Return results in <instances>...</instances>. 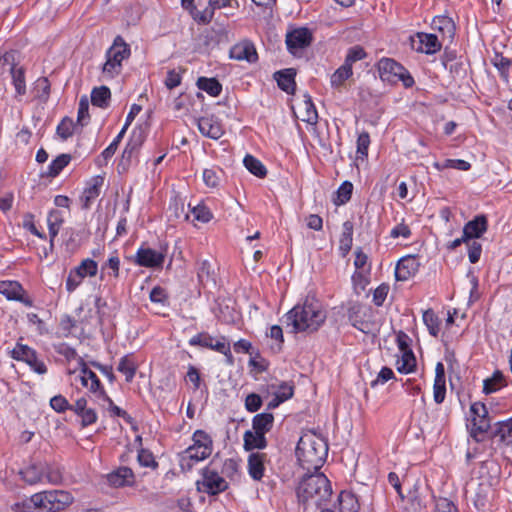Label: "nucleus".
<instances>
[{
  "label": "nucleus",
  "mask_w": 512,
  "mask_h": 512,
  "mask_svg": "<svg viewBox=\"0 0 512 512\" xmlns=\"http://www.w3.org/2000/svg\"><path fill=\"white\" fill-rule=\"evenodd\" d=\"M312 42V33L308 28H296L286 35V45L288 50L296 55Z\"/></svg>",
  "instance_id": "obj_13"
},
{
  "label": "nucleus",
  "mask_w": 512,
  "mask_h": 512,
  "mask_svg": "<svg viewBox=\"0 0 512 512\" xmlns=\"http://www.w3.org/2000/svg\"><path fill=\"white\" fill-rule=\"evenodd\" d=\"M327 453V443L313 433L302 435L296 447L297 459L301 467L308 472L311 470L317 472L322 467Z\"/></svg>",
  "instance_id": "obj_4"
},
{
  "label": "nucleus",
  "mask_w": 512,
  "mask_h": 512,
  "mask_svg": "<svg viewBox=\"0 0 512 512\" xmlns=\"http://www.w3.org/2000/svg\"><path fill=\"white\" fill-rule=\"evenodd\" d=\"M295 75L293 69H285L275 73V78L280 89L288 94H292L295 91Z\"/></svg>",
  "instance_id": "obj_25"
},
{
  "label": "nucleus",
  "mask_w": 512,
  "mask_h": 512,
  "mask_svg": "<svg viewBox=\"0 0 512 512\" xmlns=\"http://www.w3.org/2000/svg\"><path fill=\"white\" fill-rule=\"evenodd\" d=\"M493 435L499 437L501 442H505L507 437L512 436V418L497 423Z\"/></svg>",
  "instance_id": "obj_49"
},
{
  "label": "nucleus",
  "mask_w": 512,
  "mask_h": 512,
  "mask_svg": "<svg viewBox=\"0 0 512 512\" xmlns=\"http://www.w3.org/2000/svg\"><path fill=\"white\" fill-rule=\"evenodd\" d=\"M353 242V224L350 221H346L343 223L342 234L340 237V250L343 252V255H346L351 247Z\"/></svg>",
  "instance_id": "obj_34"
},
{
  "label": "nucleus",
  "mask_w": 512,
  "mask_h": 512,
  "mask_svg": "<svg viewBox=\"0 0 512 512\" xmlns=\"http://www.w3.org/2000/svg\"><path fill=\"white\" fill-rule=\"evenodd\" d=\"M260 381L265 383L259 384L261 394H258V409L261 407L263 401L269 397H271V399L267 402V408L273 409L293 396V386L287 382H280L273 377L269 380L266 377H258V383Z\"/></svg>",
  "instance_id": "obj_6"
},
{
  "label": "nucleus",
  "mask_w": 512,
  "mask_h": 512,
  "mask_svg": "<svg viewBox=\"0 0 512 512\" xmlns=\"http://www.w3.org/2000/svg\"><path fill=\"white\" fill-rule=\"evenodd\" d=\"M99 398L103 399L104 404L102 406L105 407L111 413L112 416L121 417L127 423H132L133 422V418L125 410H123L120 407L116 406L113 403L112 399L106 394L105 391H100Z\"/></svg>",
  "instance_id": "obj_30"
},
{
  "label": "nucleus",
  "mask_w": 512,
  "mask_h": 512,
  "mask_svg": "<svg viewBox=\"0 0 512 512\" xmlns=\"http://www.w3.org/2000/svg\"><path fill=\"white\" fill-rule=\"evenodd\" d=\"M75 127L76 125L73 120L65 117L58 124L56 132L62 140H67L73 135Z\"/></svg>",
  "instance_id": "obj_47"
},
{
  "label": "nucleus",
  "mask_w": 512,
  "mask_h": 512,
  "mask_svg": "<svg viewBox=\"0 0 512 512\" xmlns=\"http://www.w3.org/2000/svg\"><path fill=\"white\" fill-rule=\"evenodd\" d=\"M117 370L125 375L127 382H131L135 376L137 364L131 355H125L120 359Z\"/></svg>",
  "instance_id": "obj_31"
},
{
  "label": "nucleus",
  "mask_w": 512,
  "mask_h": 512,
  "mask_svg": "<svg viewBox=\"0 0 512 512\" xmlns=\"http://www.w3.org/2000/svg\"><path fill=\"white\" fill-rule=\"evenodd\" d=\"M353 75V69L343 63L330 77V84L332 88L341 91L345 82Z\"/></svg>",
  "instance_id": "obj_26"
},
{
  "label": "nucleus",
  "mask_w": 512,
  "mask_h": 512,
  "mask_svg": "<svg viewBox=\"0 0 512 512\" xmlns=\"http://www.w3.org/2000/svg\"><path fill=\"white\" fill-rule=\"evenodd\" d=\"M423 321L432 336H437L439 332V319L432 310L423 313Z\"/></svg>",
  "instance_id": "obj_50"
},
{
  "label": "nucleus",
  "mask_w": 512,
  "mask_h": 512,
  "mask_svg": "<svg viewBox=\"0 0 512 512\" xmlns=\"http://www.w3.org/2000/svg\"><path fill=\"white\" fill-rule=\"evenodd\" d=\"M219 173H221V170L210 168L205 169L203 171V181L204 183L211 188L217 187L220 182Z\"/></svg>",
  "instance_id": "obj_52"
},
{
  "label": "nucleus",
  "mask_w": 512,
  "mask_h": 512,
  "mask_svg": "<svg viewBox=\"0 0 512 512\" xmlns=\"http://www.w3.org/2000/svg\"><path fill=\"white\" fill-rule=\"evenodd\" d=\"M74 269L84 279L86 276L93 277L97 274L98 264L96 261H94L90 258H87V259H84Z\"/></svg>",
  "instance_id": "obj_43"
},
{
  "label": "nucleus",
  "mask_w": 512,
  "mask_h": 512,
  "mask_svg": "<svg viewBox=\"0 0 512 512\" xmlns=\"http://www.w3.org/2000/svg\"><path fill=\"white\" fill-rule=\"evenodd\" d=\"M11 356L15 360L26 362L38 374H45L47 372L44 362L39 360L35 350L27 345L17 343L11 351Z\"/></svg>",
  "instance_id": "obj_10"
},
{
  "label": "nucleus",
  "mask_w": 512,
  "mask_h": 512,
  "mask_svg": "<svg viewBox=\"0 0 512 512\" xmlns=\"http://www.w3.org/2000/svg\"><path fill=\"white\" fill-rule=\"evenodd\" d=\"M401 353H402L401 361H398L399 372H401V373L412 372L416 366V358L414 356L413 351L410 349V350L401 351Z\"/></svg>",
  "instance_id": "obj_42"
},
{
  "label": "nucleus",
  "mask_w": 512,
  "mask_h": 512,
  "mask_svg": "<svg viewBox=\"0 0 512 512\" xmlns=\"http://www.w3.org/2000/svg\"><path fill=\"white\" fill-rule=\"evenodd\" d=\"M229 57L237 61H256V47L251 40L244 39L230 48Z\"/></svg>",
  "instance_id": "obj_17"
},
{
  "label": "nucleus",
  "mask_w": 512,
  "mask_h": 512,
  "mask_svg": "<svg viewBox=\"0 0 512 512\" xmlns=\"http://www.w3.org/2000/svg\"><path fill=\"white\" fill-rule=\"evenodd\" d=\"M193 444L180 454L182 470H191L193 466L208 458L213 451V441L203 430H196L192 437Z\"/></svg>",
  "instance_id": "obj_5"
},
{
  "label": "nucleus",
  "mask_w": 512,
  "mask_h": 512,
  "mask_svg": "<svg viewBox=\"0 0 512 512\" xmlns=\"http://www.w3.org/2000/svg\"><path fill=\"white\" fill-rule=\"evenodd\" d=\"M433 165L439 171L446 169V168H453V169H458V170H462V171H467L471 167L470 163H468L465 160H460V159H447L443 163L435 162Z\"/></svg>",
  "instance_id": "obj_45"
},
{
  "label": "nucleus",
  "mask_w": 512,
  "mask_h": 512,
  "mask_svg": "<svg viewBox=\"0 0 512 512\" xmlns=\"http://www.w3.org/2000/svg\"><path fill=\"white\" fill-rule=\"evenodd\" d=\"M110 486L115 488L132 486L135 483V475L131 468L126 466L118 467L106 476Z\"/></svg>",
  "instance_id": "obj_19"
},
{
  "label": "nucleus",
  "mask_w": 512,
  "mask_h": 512,
  "mask_svg": "<svg viewBox=\"0 0 512 512\" xmlns=\"http://www.w3.org/2000/svg\"><path fill=\"white\" fill-rule=\"evenodd\" d=\"M63 223V215L58 210H51L48 218H47V224L49 229V235L51 240H53L59 232V229Z\"/></svg>",
  "instance_id": "obj_38"
},
{
  "label": "nucleus",
  "mask_w": 512,
  "mask_h": 512,
  "mask_svg": "<svg viewBox=\"0 0 512 512\" xmlns=\"http://www.w3.org/2000/svg\"><path fill=\"white\" fill-rule=\"evenodd\" d=\"M487 230V219L480 215L469 221L463 228V234L468 240L479 238Z\"/></svg>",
  "instance_id": "obj_24"
},
{
  "label": "nucleus",
  "mask_w": 512,
  "mask_h": 512,
  "mask_svg": "<svg viewBox=\"0 0 512 512\" xmlns=\"http://www.w3.org/2000/svg\"><path fill=\"white\" fill-rule=\"evenodd\" d=\"M274 416L271 413L258 414V432H268L273 427Z\"/></svg>",
  "instance_id": "obj_57"
},
{
  "label": "nucleus",
  "mask_w": 512,
  "mask_h": 512,
  "mask_svg": "<svg viewBox=\"0 0 512 512\" xmlns=\"http://www.w3.org/2000/svg\"><path fill=\"white\" fill-rule=\"evenodd\" d=\"M435 512H458V509L451 500L440 497L435 500Z\"/></svg>",
  "instance_id": "obj_60"
},
{
  "label": "nucleus",
  "mask_w": 512,
  "mask_h": 512,
  "mask_svg": "<svg viewBox=\"0 0 512 512\" xmlns=\"http://www.w3.org/2000/svg\"><path fill=\"white\" fill-rule=\"evenodd\" d=\"M505 380L502 372L495 371L493 375L484 380L483 392L485 394H491L496 392L500 387L505 385Z\"/></svg>",
  "instance_id": "obj_37"
},
{
  "label": "nucleus",
  "mask_w": 512,
  "mask_h": 512,
  "mask_svg": "<svg viewBox=\"0 0 512 512\" xmlns=\"http://www.w3.org/2000/svg\"><path fill=\"white\" fill-rule=\"evenodd\" d=\"M296 493L299 503L305 509H318L330 500L332 488L324 474L313 473L302 478Z\"/></svg>",
  "instance_id": "obj_2"
},
{
  "label": "nucleus",
  "mask_w": 512,
  "mask_h": 512,
  "mask_svg": "<svg viewBox=\"0 0 512 512\" xmlns=\"http://www.w3.org/2000/svg\"><path fill=\"white\" fill-rule=\"evenodd\" d=\"M181 80V74L177 72L175 69H171L167 72L164 84L169 90H172L181 84Z\"/></svg>",
  "instance_id": "obj_61"
},
{
  "label": "nucleus",
  "mask_w": 512,
  "mask_h": 512,
  "mask_svg": "<svg viewBox=\"0 0 512 512\" xmlns=\"http://www.w3.org/2000/svg\"><path fill=\"white\" fill-rule=\"evenodd\" d=\"M490 427L489 419L486 417L476 418L473 417L472 419V426L470 430L471 436L476 441H481V438H479V435H482L483 433L487 432Z\"/></svg>",
  "instance_id": "obj_41"
},
{
  "label": "nucleus",
  "mask_w": 512,
  "mask_h": 512,
  "mask_svg": "<svg viewBox=\"0 0 512 512\" xmlns=\"http://www.w3.org/2000/svg\"><path fill=\"white\" fill-rule=\"evenodd\" d=\"M74 502L73 495L65 490H50L33 494L16 503L17 510L21 512H60Z\"/></svg>",
  "instance_id": "obj_3"
},
{
  "label": "nucleus",
  "mask_w": 512,
  "mask_h": 512,
  "mask_svg": "<svg viewBox=\"0 0 512 512\" xmlns=\"http://www.w3.org/2000/svg\"><path fill=\"white\" fill-rule=\"evenodd\" d=\"M192 214L197 221L207 223L212 219V213L204 205H197L192 209Z\"/></svg>",
  "instance_id": "obj_58"
},
{
  "label": "nucleus",
  "mask_w": 512,
  "mask_h": 512,
  "mask_svg": "<svg viewBox=\"0 0 512 512\" xmlns=\"http://www.w3.org/2000/svg\"><path fill=\"white\" fill-rule=\"evenodd\" d=\"M252 429H248L243 435V448L250 452L248 457V471L252 479L256 480V415L251 420Z\"/></svg>",
  "instance_id": "obj_14"
},
{
  "label": "nucleus",
  "mask_w": 512,
  "mask_h": 512,
  "mask_svg": "<svg viewBox=\"0 0 512 512\" xmlns=\"http://www.w3.org/2000/svg\"><path fill=\"white\" fill-rule=\"evenodd\" d=\"M353 185L350 182H344L337 190V205H341L349 201L352 195Z\"/></svg>",
  "instance_id": "obj_53"
},
{
  "label": "nucleus",
  "mask_w": 512,
  "mask_h": 512,
  "mask_svg": "<svg viewBox=\"0 0 512 512\" xmlns=\"http://www.w3.org/2000/svg\"><path fill=\"white\" fill-rule=\"evenodd\" d=\"M326 312L319 301L306 299L302 305L294 306L285 315L287 327L291 332H314L324 323Z\"/></svg>",
  "instance_id": "obj_1"
},
{
  "label": "nucleus",
  "mask_w": 512,
  "mask_h": 512,
  "mask_svg": "<svg viewBox=\"0 0 512 512\" xmlns=\"http://www.w3.org/2000/svg\"><path fill=\"white\" fill-rule=\"evenodd\" d=\"M71 156L69 154H61L56 157L48 166L47 175L56 177L70 163Z\"/></svg>",
  "instance_id": "obj_40"
},
{
  "label": "nucleus",
  "mask_w": 512,
  "mask_h": 512,
  "mask_svg": "<svg viewBox=\"0 0 512 512\" xmlns=\"http://www.w3.org/2000/svg\"><path fill=\"white\" fill-rule=\"evenodd\" d=\"M197 87L213 97L218 96L222 91V85L215 78L200 77L197 80Z\"/></svg>",
  "instance_id": "obj_33"
},
{
  "label": "nucleus",
  "mask_w": 512,
  "mask_h": 512,
  "mask_svg": "<svg viewBox=\"0 0 512 512\" xmlns=\"http://www.w3.org/2000/svg\"><path fill=\"white\" fill-rule=\"evenodd\" d=\"M491 62L500 71L502 77L507 79L508 70L512 63L511 60L507 57H504L502 54L495 53V55L491 59Z\"/></svg>",
  "instance_id": "obj_48"
},
{
  "label": "nucleus",
  "mask_w": 512,
  "mask_h": 512,
  "mask_svg": "<svg viewBox=\"0 0 512 512\" xmlns=\"http://www.w3.org/2000/svg\"><path fill=\"white\" fill-rule=\"evenodd\" d=\"M266 337L270 338L274 341L273 344L270 345V348L273 352L280 351L283 343V331L282 328L278 325H274L269 329V332L266 333Z\"/></svg>",
  "instance_id": "obj_46"
},
{
  "label": "nucleus",
  "mask_w": 512,
  "mask_h": 512,
  "mask_svg": "<svg viewBox=\"0 0 512 512\" xmlns=\"http://www.w3.org/2000/svg\"><path fill=\"white\" fill-rule=\"evenodd\" d=\"M104 183V178L101 176L93 177L84 189L80 201L82 208L87 210L91 207L95 199L100 195L101 187Z\"/></svg>",
  "instance_id": "obj_20"
},
{
  "label": "nucleus",
  "mask_w": 512,
  "mask_h": 512,
  "mask_svg": "<svg viewBox=\"0 0 512 512\" xmlns=\"http://www.w3.org/2000/svg\"><path fill=\"white\" fill-rule=\"evenodd\" d=\"M166 257V250H154L141 246L135 255V263L141 267L158 268L162 267Z\"/></svg>",
  "instance_id": "obj_12"
},
{
  "label": "nucleus",
  "mask_w": 512,
  "mask_h": 512,
  "mask_svg": "<svg viewBox=\"0 0 512 512\" xmlns=\"http://www.w3.org/2000/svg\"><path fill=\"white\" fill-rule=\"evenodd\" d=\"M191 346H202L214 349L227 356L229 363H232V356L230 353V346L225 341L216 340L208 334L200 333L193 336L189 340Z\"/></svg>",
  "instance_id": "obj_15"
},
{
  "label": "nucleus",
  "mask_w": 512,
  "mask_h": 512,
  "mask_svg": "<svg viewBox=\"0 0 512 512\" xmlns=\"http://www.w3.org/2000/svg\"><path fill=\"white\" fill-rule=\"evenodd\" d=\"M12 84L15 88V97L19 98L26 94L25 70L23 67L11 66Z\"/></svg>",
  "instance_id": "obj_27"
},
{
  "label": "nucleus",
  "mask_w": 512,
  "mask_h": 512,
  "mask_svg": "<svg viewBox=\"0 0 512 512\" xmlns=\"http://www.w3.org/2000/svg\"><path fill=\"white\" fill-rule=\"evenodd\" d=\"M111 97L110 89L106 86L96 87L91 92V102L94 106L105 108Z\"/></svg>",
  "instance_id": "obj_32"
},
{
  "label": "nucleus",
  "mask_w": 512,
  "mask_h": 512,
  "mask_svg": "<svg viewBox=\"0 0 512 512\" xmlns=\"http://www.w3.org/2000/svg\"><path fill=\"white\" fill-rule=\"evenodd\" d=\"M83 278L75 269L70 270L66 280V289L68 292H73L82 282Z\"/></svg>",
  "instance_id": "obj_64"
},
{
  "label": "nucleus",
  "mask_w": 512,
  "mask_h": 512,
  "mask_svg": "<svg viewBox=\"0 0 512 512\" xmlns=\"http://www.w3.org/2000/svg\"><path fill=\"white\" fill-rule=\"evenodd\" d=\"M340 509L346 512H357L359 510V502L357 497L351 492H341L339 495Z\"/></svg>",
  "instance_id": "obj_35"
},
{
  "label": "nucleus",
  "mask_w": 512,
  "mask_h": 512,
  "mask_svg": "<svg viewBox=\"0 0 512 512\" xmlns=\"http://www.w3.org/2000/svg\"><path fill=\"white\" fill-rule=\"evenodd\" d=\"M78 363L79 367H81V372L86 376L87 381L90 384V391L99 397L100 391H105L99 378L92 370L88 368L87 363L81 357H79Z\"/></svg>",
  "instance_id": "obj_28"
},
{
  "label": "nucleus",
  "mask_w": 512,
  "mask_h": 512,
  "mask_svg": "<svg viewBox=\"0 0 512 512\" xmlns=\"http://www.w3.org/2000/svg\"><path fill=\"white\" fill-rule=\"evenodd\" d=\"M202 487L200 490L210 495H217L228 488V483L224 477L210 467H206L202 473V481L198 482Z\"/></svg>",
  "instance_id": "obj_11"
},
{
  "label": "nucleus",
  "mask_w": 512,
  "mask_h": 512,
  "mask_svg": "<svg viewBox=\"0 0 512 512\" xmlns=\"http://www.w3.org/2000/svg\"><path fill=\"white\" fill-rule=\"evenodd\" d=\"M89 120V103L86 97H82L79 101L77 123L84 126Z\"/></svg>",
  "instance_id": "obj_55"
},
{
  "label": "nucleus",
  "mask_w": 512,
  "mask_h": 512,
  "mask_svg": "<svg viewBox=\"0 0 512 512\" xmlns=\"http://www.w3.org/2000/svg\"><path fill=\"white\" fill-rule=\"evenodd\" d=\"M365 57L366 52L364 51V49L361 46L356 45L348 50L344 63L346 65L348 64V66L352 68L355 62L360 61Z\"/></svg>",
  "instance_id": "obj_51"
},
{
  "label": "nucleus",
  "mask_w": 512,
  "mask_h": 512,
  "mask_svg": "<svg viewBox=\"0 0 512 512\" xmlns=\"http://www.w3.org/2000/svg\"><path fill=\"white\" fill-rule=\"evenodd\" d=\"M138 462L141 466L144 467H155L157 466V463L154 460L153 454L145 449H141L138 452Z\"/></svg>",
  "instance_id": "obj_63"
},
{
  "label": "nucleus",
  "mask_w": 512,
  "mask_h": 512,
  "mask_svg": "<svg viewBox=\"0 0 512 512\" xmlns=\"http://www.w3.org/2000/svg\"><path fill=\"white\" fill-rule=\"evenodd\" d=\"M50 406L53 410L58 413L65 412L70 409V404L67 399L62 395H56L51 398Z\"/></svg>",
  "instance_id": "obj_59"
},
{
  "label": "nucleus",
  "mask_w": 512,
  "mask_h": 512,
  "mask_svg": "<svg viewBox=\"0 0 512 512\" xmlns=\"http://www.w3.org/2000/svg\"><path fill=\"white\" fill-rule=\"evenodd\" d=\"M419 263L413 256L400 259L395 268V277L398 281H406L418 271Z\"/></svg>",
  "instance_id": "obj_21"
},
{
  "label": "nucleus",
  "mask_w": 512,
  "mask_h": 512,
  "mask_svg": "<svg viewBox=\"0 0 512 512\" xmlns=\"http://www.w3.org/2000/svg\"><path fill=\"white\" fill-rule=\"evenodd\" d=\"M130 46L121 36H117L112 46L106 52V62L103 64L102 72L106 77L113 78L120 74L122 62L130 57Z\"/></svg>",
  "instance_id": "obj_7"
},
{
  "label": "nucleus",
  "mask_w": 512,
  "mask_h": 512,
  "mask_svg": "<svg viewBox=\"0 0 512 512\" xmlns=\"http://www.w3.org/2000/svg\"><path fill=\"white\" fill-rule=\"evenodd\" d=\"M143 143V135L141 132L136 133L135 131L132 133V136L129 142L126 144L121 159L118 163L119 171L125 172L131 165L133 157L138 153L141 145Z\"/></svg>",
  "instance_id": "obj_16"
},
{
  "label": "nucleus",
  "mask_w": 512,
  "mask_h": 512,
  "mask_svg": "<svg viewBox=\"0 0 512 512\" xmlns=\"http://www.w3.org/2000/svg\"><path fill=\"white\" fill-rule=\"evenodd\" d=\"M212 266L208 260H204L199 264L197 276L200 282H207L211 278Z\"/></svg>",
  "instance_id": "obj_62"
},
{
  "label": "nucleus",
  "mask_w": 512,
  "mask_h": 512,
  "mask_svg": "<svg viewBox=\"0 0 512 512\" xmlns=\"http://www.w3.org/2000/svg\"><path fill=\"white\" fill-rule=\"evenodd\" d=\"M20 478L28 485L43 482L44 479L51 484H59L62 475L58 469L52 468L47 463H31L19 471Z\"/></svg>",
  "instance_id": "obj_8"
},
{
  "label": "nucleus",
  "mask_w": 512,
  "mask_h": 512,
  "mask_svg": "<svg viewBox=\"0 0 512 512\" xmlns=\"http://www.w3.org/2000/svg\"><path fill=\"white\" fill-rule=\"evenodd\" d=\"M303 104L305 108V114L302 120L308 124L315 125L318 120V114L315 105L313 104L312 99L308 94L304 95Z\"/></svg>",
  "instance_id": "obj_44"
},
{
  "label": "nucleus",
  "mask_w": 512,
  "mask_h": 512,
  "mask_svg": "<svg viewBox=\"0 0 512 512\" xmlns=\"http://www.w3.org/2000/svg\"><path fill=\"white\" fill-rule=\"evenodd\" d=\"M378 72L384 82L401 81L406 88L412 87L414 84V79L409 72L393 59L382 58L378 62Z\"/></svg>",
  "instance_id": "obj_9"
},
{
  "label": "nucleus",
  "mask_w": 512,
  "mask_h": 512,
  "mask_svg": "<svg viewBox=\"0 0 512 512\" xmlns=\"http://www.w3.org/2000/svg\"><path fill=\"white\" fill-rule=\"evenodd\" d=\"M23 292L22 286L16 281H0V294L8 300H21Z\"/></svg>",
  "instance_id": "obj_29"
},
{
  "label": "nucleus",
  "mask_w": 512,
  "mask_h": 512,
  "mask_svg": "<svg viewBox=\"0 0 512 512\" xmlns=\"http://www.w3.org/2000/svg\"><path fill=\"white\" fill-rule=\"evenodd\" d=\"M419 45L415 47L418 52L425 54H434L438 52L442 43L435 34L417 33Z\"/></svg>",
  "instance_id": "obj_23"
},
{
  "label": "nucleus",
  "mask_w": 512,
  "mask_h": 512,
  "mask_svg": "<svg viewBox=\"0 0 512 512\" xmlns=\"http://www.w3.org/2000/svg\"><path fill=\"white\" fill-rule=\"evenodd\" d=\"M197 125L200 133L205 137L217 140L224 134L221 122L213 115L200 117Z\"/></svg>",
  "instance_id": "obj_18"
},
{
  "label": "nucleus",
  "mask_w": 512,
  "mask_h": 512,
  "mask_svg": "<svg viewBox=\"0 0 512 512\" xmlns=\"http://www.w3.org/2000/svg\"><path fill=\"white\" fill-rule=\"evenodd\" d=\"M119 270L120 259L118 256L113 255L102 265L100 278L103 280L106 274L117 278L119 276Z\"/></svg>",
  "instance_id": "obj_39"
},
{
  "label": "nucleus",
  "mask_w": 512,
  "mask_h": 512,
  "mask_svg": "<svg viewBox=\"0 0 512 512\" xmlns=\"http://www.w3.org/2000/svg\"><path fill=\"white\" fill-rule=\"evenodd\" d=\"M242 460L240 458H229L223 462L221 473L225 477L235 480L239 475Z\"/></svg>",
  "instance_id": "obj_36"
},
{
  "label": "nucleus",
  "mask_w": 512,
  "mask_h": 512,
  "mask_svg": "<svg viewBox=\"0 0 512 512\" xmlns=\"http://www.w3.org/2000/svg\"><path fill=\"white\" fill-rule=\"evenodd\" d=\"M369 144V134L367 132H362L357 139V154L359 155V158L364 159L367 157Z\"/></svg>",
  "instance_id": "obj_54"
},
{
  "label": "nucleus",
  "mask_w": 512,
  "mask_h": 512,
  "mask_svg": "<svg viewBox=\"0 0 512 512\" xmlns=\"http://www.w3.org/2000/svg\"><path fill=\"white\" fill-rule=\"evenodd\" d=\"M126 131L121 129L118 135L114 138V140L110 143V145L102 152L101 156L105 161L109 160L116 152L119 143L124 137Z\"/></svg>",
  "instance_id": "obj_56"
},
{
  "label": "nucleus",
  "mask_w": 512,
  "mask_h": 512,
  "mask_svg": "<svg viewBox=\"0 0 512 512\" xmlns=\"http://www.w3.org/2000/svg\"><path fill=\"white\" fill-rule=\"evenodd\" d=\"M432 29L438 31L443 40L451 41L455 35V24L452 18L439 15L432 20Z\"/></svg>",
  "instance_id": "obj_22"
}]
</instances>
